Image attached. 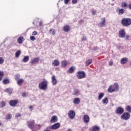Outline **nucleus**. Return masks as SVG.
I'll use <instances>...</instances> for the list:
<instances>
[{
    "instance_id": "obj_1",
    "label": "nucleus",
    "mask_w": 131,
    "mask_h": 131,
    "mask_svg": "<svg viewBox=\"0 0 131 131\" xmlns=\"http://www.w3.org/2000/svg\"><path fill=\"white\" fill-rule=\"evenodd\" d=\"M119 91V85H118V83H115L113 85H111L108 89L107 92L108 93H117Z\"/></svg>"
},
{
    "instance_id": "obj_2",
    "label": "nucleus",
    "mask_w": 131,
    "mask_h": 131,
    "mask_svg": "<svg viewBox=\"0 0 131 131\" xmlns=\"http://www.w3.org/2000/svg\"><path fill=\"white\" fill-rule=\"evenodd\" d=\"M39 89L40 90H42L43 91H46L48 89V81L44 80L39 83Z\"/></svg>"
},
{
    "instance_id": "obj_3",
    "label": "nucleus",
    "mask_w": 131,
    "mask_h": 131,
    "mask_svg": "<svg viewBox=\"0 0 131 131\" xmlns=\"http://www.w3.org/2000/svg\"><path fill=\"white\" fill-rule=\"evenodd\" d=\"M121 24L123 26H129L131 25V19L130 18H124L121 20Z\"/></svg>"
},
{
    "instance_id": "obj_4",
    "label": "nucleus",
    "mask_w": 131,
    "mask_h": 131,
    "mask_svg": "<svg viewBox=\"0 0 131 131\" xmlns=\"http://www.w3.org/2000/svg\"><path fill=\"white\" fill-rule=\"evenodd\" d=\"M76 76L79 79H82L83 78H85L86 74L84 71H79L76 73Z\"/></svg>"
},
{
    "instance_id": "obj_5",
    "label": "nucleus",
    "mask_w": 131,
    "mask_h": 131,
    "mask_svg": "<svg viewBox=\"0 0 131 131\" xmlns=\"http://www.w3.org/2000/svg\"><path fill=\"white\" fill-rule=\"evenodd\" d=\"M27 126L29 128H31L32 131H36V130H33V128L35 127L36 125L34 124V121L32 120H30V121H28L27 122Z\"/></svg>"
},
{
    "instance_id": "obj_6",
    "label": "nucleus",
    "mask_w": 131,
    "mask_h": 131,
    "mask_svg": "<svg viewBox=\"0 0 131 131\" xmlns=\"http://www.w3.org/2000/svg\"><path fill=\"white\" fill-rule=\"evenodd\" d=\"M121 118L123 120H128L130 118V114L128 113H124L121 116Z\"/></svg>"
},
{
    "instance_id": "obj_7",
    "label": "nucleus",
    "mask_w": 131,
    "mask_h": 131,
    "mask_svg": "<svg viewBox=\"0 0 131 131\" xmlns=\"http://www.w3.org/2000/svg\"><path fill=\"white\" fill-rule=\"evenodd\" d=\"M60 126H61V124L60 123H56L52 125L50 127V129H58V128H60Z\"/></svg>"
},
{
    "instance_id": "obj_8",
    "label": "nucleus",
    "mask_w": 131,
    "mask_h": 131,
    "mask_svg": "<svg viewBox=\"0 0 131 131\" xmlns=\"http://www.w3.org/2000/svg\"><path fill=\"white\" fill-rule=\"evenodd\" d=\"M106 25V19L105 17H103L101 19V21L98 24L99 27H104Z\"/></svg>"
},
{
    "instance_id": "obj_9",
    "label": "nucleus",
    "mask_w": 131,
    "mask_h": 131,
    "mask_svg": "<svg viewBox=\"0 0 131 131\" xmlns=\"http://www.w3.org/2000/svg\"><path fill=\"white\" fill-rule=\"evenodd\" d=\"M68 115L71 119H73L75 117V112L73 110L69 111Z\"/></svg>"
},
{
    "instance_id": "obj_10",
    "label": "nucleus",
    "mask_w": 131,
    "mask_h": 131,
    "mask_svg": "<svg viewBox=\"0 0 131 131\" xmlns=\"http://www.w3.org/2000/svg\"><path fill=\"white\" fill-rule=\"evenodd\" d=\"M125 31L124 29H121L119 31V37L120 38H123V37H125Z\"/></svg>"
},
{
    "instance_id": "obj_11",
    "label": "nucleus",
    "mask_w": 131,
    "mask_h": 131,
    "mask_svg": "<svg viewBox=\"0 0 131 131\" xmlns=\"http://www.w3.org/2000/svg\"><path fill=\"white\" fill-rule=\"evenodd\" d=\"M58 121V117L57 116H53L50 120L51 123H55Z\"/></svg>"
},
{
    "instance_id": "obj_12",
    "label": "nucleus",
    "mask_w": 131,
    "mask_h": 131,
    "mask_svg": "<svg viewBox=\"0 0 131 131\" xmlns=\"http://www.w3.org/2000/svg\"><path fill=\"white\" fill-rule=\"evenodd\" d=\"M83 119L85 123H89L90 122V116L88 115H84Z\"/></svg>"
},
{
    "instance_id": "obj_13",
    "label": "nucleus",
    "mask_w": 131,
    "mask_h": 131,
    "mask_svg": "<svg viewBox=\"0 0 131 131\" xmlns=\"http://www.w3.org/2000/svg\"><path fill=\"white\" fill-rule=\"evenodd\" d=\"M9 104L10 106L12 107H15L17 104H18V100H14L10 101Z\"/></svg>"
},
{
    "instance_id": "obj_14",
    "label": "nucleus",
    "mask_w": 131,
    "mask_h": 131,
    "mask_svg": "<svg viewBox=\"0 0 131 131\" xmlns=\"http://www.w3.org/2000/svg\"><path fill=\"white\" fill-rule=\"evenodd\" d=\"M51 82L53 85H56L57 84V78H56L55 76H53L51 77Z\"/></svg>"
},
{
    "instance_id": "obj_15",
    "label": "nucleus",
    "mask_w": 131,
    "mask_h": 131,
    "mask_svg": "<svg viewBox=\"0 0 131 131\" xmlns=\"http://www.w3.org/2000/svg\"><path fill=\"white\" fill-rule=\"evenodd\" d=\"M116 112L118 114H122L124 112V110L121 107H119L117 109Z\"/></svg>"
},
{
    "instance_id": "obj_16",
    "label": "nucleus",
    "mask_w": 131,
    "mask_h": 131,
    "mask_svg": "<svg viewBox=\"0 0 131 131\" xmlns=\"http://www.w3.org/2000/svg\"><path fill=\"white\" fill-rule=\"evenodd\" d=\"M118 12V15H123L124 13V9L123 8H118V10L116 11Z\"/></svg>"
},
{
    "instance_id": "obj_17",
    "label": "nucleus",
    "mask_w": 131,
    "mask_h": 131,
    "mask_svg": "<svg viewBox=\"0 0 131 131\" xmlns=\"http://www.w3.org/2000/svg\"><path fill=\"white\" fill-rule=\"evenodd\" d=\"M73 103L75 105H78L80 103V99L79 98H75L73 100Z\"/></svg>"
},
{
    "instance_id": "obj_18",
    "label": "nucleus",
    "mask_w": 131,
    "mask_h": 131,
    "mask_svg": "<svg viewBox=\"0 0 131 131\" xmlns=\"http://www.w3.org/2000/svg\"><path fill=\"white\" fill-rule=\"evenodd\" d=\"M63 31L64 32H68L70 30V27L69 26H64L63 28Z\"/></svg>"
},
{
    "instance_id": "obj_19",
    "label": "nucleus",
    "mask_w": 131,
    "mask_h": 131,
    "mask_svg": "<svg viewBox=\"0 0 131 131\" xmlns=\"http://www.w3.org/2000/svg\"><path fill=\"white\" fill-rule=\"evenodd\" d=\"M6 93H7L8 94H9V95H11L13 93V89L12 88H8L7 89L5 90Z\"/></svg>"
},
{
    "instance_id": "obj_20",
    "label": "nucleus",
    "mask_w": 131,
    "mask_h": 131,
    "mask_svg": "<svg viewBox=\"0 0 131 131\" xmlns=\"http://www.w3.org/2000/svg\"><path fill=\"white\" fill-rule=\"evenodd\" d=\"M128 60V59H127V58L126 57L123 58L121 59V63L122 64H125V63H126Z\"/></svg>"
},
{
    "instance_id": "obj_21",
    "label": "nucleus",
    "mask_w": 131,
    "mask_h": 131,
    "mask_svg": "<svg viewBox=\"0 0 131 131\" xmlns=\"http://www.w3.org/2000/svg\"><path fill=\"white\" fill-rule=\"evenodd\" d=\"M100 127L99 126H94L92 129V131H100Z\"/></svg>"
},
{
    "instance_id": "obj_22",
    "label": "nucleus",
    "mask_w": 131,
    "mask_h": 131,
    "mask_svg": "<svg viewBox=\"0 0 131 131\" xmlns=\"http://www.w3.org/2000/svg\"><path fill=\"white\" fill-rule=\"evenodd\" d=\"M28 61H29V56H25L23 59V62H24V63H26V62H28Z\"/></svg>"
},
{
    "instance_id": "obj_23",
    "label": "nucleus",
    "mask_w": 131,
    "mask_h": 131,
    "mask_svg": "<svg viewBox=\"0 0 131 131\" xmlns=\"http://www.w3.org/2000/svg\"><path fill=\"white\" fill-rule=\"evenodd\" d=\"M108 102H109V101L108 100V98L107 97L102 99V103L104 105H107L108 104Z\"/></svg>"
},
{
    "instance_id": "obj_24",
    "label": "nucleus",
    "mask_w": 131,
    "mask_h": 131,
    "mask_svg": "<svg viewBox=\"0 0 131 131\" xmlns=\"http://www.w3.org/2000/svg\"><path fill=\"white\" fill-rule=\"evenodd\" d=\"M38 61H39V58H35L31 61V63L32 64H35V63H37Z\"/></svg>"
},
{
    "instance_id": "obj_25",
    "label": "nucleus",
    "mask_w": 131,
    "mask_h": 131,
    "mask_svg": "<svg viewBox=\"0 0 131 131\" xmlns=\"http://www.w3.org/2000/svg\"><path fill=\"white\" fill-rule=\"evenodd\" d=\"M74 71H75V68H74V67H71V68H70L69 70V73H73Z\"/></svg>"
},
{
    "instance_id": "obj_26",
    "label": "nucleus",
    "mask_w": 131,
    "mask_h": 131,
    "mask_svg": "<svg viewBox=\"0 0 131 131\" xmlns=\"http://www.w3.org/2000/svg\"><path fill=\"white\" fill-rule=\"evenodd\" d=\"M17 83L18 85H21L22 83H23V82L24 81V80L23 79H19V80H17Z\"/></svg>"
},
{
    "instance_id": "obj_27",
    "label": "nucleus",
    "mask_w": 131,
    "mask_h": 131,
    "mask_svg": "<svg viewBox=\"0 0 131 131\" xmlns=\"http://www.w3.org/2000/svg\"><path fill=\"white\" fill-rule=\"evenodd\" d=\"M121 8H123L124 9H126V7H127V3L126 2H123L121 4Z\"/></svg>"
},
{
    "instance_id": "obj_28",
    "label": "nucleus",
    "mask_w": 131,
    "mask_h": 131,
    "mask_svg": "<svg viewBox=\"0 0 131 131\" xmlns=\"http://www.w3.org/2000/svg\"><path fill=\"white\" fill-rule=\"evenodd\" d=\"M61 65L62 66H67V65H69V63L64 60L61 62Z\"/></svg>"
},
{
    "instance_id": "obj_29",
    "label": "nucleus",
    "mask_w": 131,
    "mask_h": 131,
    "mask_svg": "<svg viewBox=\"0 0 131 131\" xmlns=\"http://www.w3.org/2000/svg\"><path fill=\"white\" fill-rule=\"evenodd\" d=\"M104 94L103 93H100L98 96V100L100 101V100H102L103 98V97L104 96Z\"/></svg>"
},
{
    "instance_id": "obj_30",
    "label": "nucleus",
    "mask_w": 131,
    "mask_h": 131,
    "mask_svg": "<svg viewBox=\"0 0 131 131\" xmlns=\"http://www.w3.org/2000/svg\"><path fill=\"white\" fill-rule=\"evenodd\" d=\"M59 61H58V60H55L53 63H52V65H53V66H59Z\"/></svg>"
},
{
    "instance_id": "obj_31",
    "label": "nucleus",
    "mask_w": 131,
    "mask_h": 131,
    "mask_svg": "<svg viewBox=\"0 0 131 131\" xmlns=\"http://www.w3.org/2000/svg\"><path fill=\"white\" fill-rule=\"evenodd\" d=\"M23 38L24 37L23 36H20L17 39L18 43H22L23 42Z\"/></svg>"
},
{
    "instance_id": "obj_32",
    "label": "nucleus",
    "mask_w": 131,
    "mask_h": 131,
    "mask_svg": "<svg viewBox=\"0 0 131 131\" xmlns=\"http://www.w3.org/2000/svg\"><path fill=\"white\" fill-rule=\"evenodd\" d=\"M92 62H93V60L91 59H89L88 60H86L85 62L86 66H89V65L92 63Z\"/></svg>"
},
{
    "instance_id": "obj_33",
    "label": "nucleus",
    "mask_w": 131,
    "mask_h": 131,
    "mask_svg": "<svg viewBox=\"0 0 131 131\" xmlns=\"http://www.w3.org/2000/svg\"><path fill=\"white\" fill-rule=\"evenodd\" d=\"M20 55H21V51L18 50L15 53V58H18Z\"/></svg>"
},
{
    "instance_id": "obj_34",
    "label": "nucleus",
    "mask_w": 131,
    "mask_h": 131,
    "mask_svg": "<svg viewBox=\"0 0 131 131\" xmlns=\"http://www.w3.org/2000/svg\"><path fill=\"white\" fill-rule=\"evenodd\" d=\"M79 94V90H77V89H75L74 91V93H73V95L74 96H76L77 95Z\"/></svg>"
},
{
    "instance_id": "obj_35",
    "label": "nucleus",
    "mask_w": 131,
    "mask_h": 131,
    "mask_svg": "<svg viewBox=\"0 0 131 131\" xmlns=\"http://www.w3.org/2000/svg\"><path fill=\"white\" fill-rule=\"evenodd\" d=\"M4 84H8L10 83V80L8 79H5L3 81Z\"/></svg>"
},
{
    "instance_id": "obj_36",
    "label": "nucleus",
    "mask_w": 131,
    "mask_h": 131,
    "mask_svg": "<svg viewBox=\"0 0 131 131\" xmlns=\"http://www.w3.org/2000/svg\"><path fill=\"white\" fill-rule=\"evenodd\" d=\"M49 31L50 33H51V34H52V35H55V34H56V32L55 31L54 29H50Z\"/></svg>"
},
{
    "instance_id": "obj_37",
    "label": "nucleus",
    "mask_w": 131,
    "mask_h": 131,
    "mask_svg": "<svg viewBox=\"0 0 131 131\" xmlns=\"http://www.w3.org/2000/svg\"><path fill=\"white\" fill-rule=\"evenodd\" d=\"M5 106H6V103H5V102L2 101L0 103V107L1 108H4V107H5Z\"/></svg>"
},
{
    "instance_id": "obj_38",
    "label": "nucleus",
    "mask_w": 131,
    "mask_h": 131,
    "mask_svg": "<svg viewBox=\"0 0 131 131\" xmlns=\"http://www.w3.org/2000/svg\"><path fill=\"white\" fill-rule=\"evenodd\" d=\"M3 76H4V72L0 71V81H2L3 79Z\"/></svg>"
},
{
    "instance_id": "obj_39",
    "label": "nucleus",
    "mask_w": 131,
    "mask_h": 131,
    "mask_svg": "<svg viewBox=\"0 0 131 131\" xmlns=\"http://www.w3.org/2000/svg\"><path fill=\"white\" fill-rule=\"evenodd\" d=\"M14 77L15 78V80H19V78H20V75L17 74L14 76Z\"/></svg>"
},
{
    "instance_id": "obj_40",
    "label": "nucleus",
    "mask_w": 131,
    "mask_h": 131,
    "mask_svg": "<svg viewBox=\"0 0 131 131\" xmlns=\"http://www.w3.org/2000/svg\"><path fill=\"white\" fill-rule=\"evenodd\" d=\"M126 111L131 113V107L130 106H127L126 108Z\"/></svg>"
},
{
    "instance_id": "obj_41",
    "label": "nucleus",
    "mask_w": 131,
    "mask_h": 131,
    "mask_svg": "<svg viewBox=\"0 0 131 131\" xmlns=\"http://www.w3.org/2000/svg\"><path fill=\"white\" fill-rule=\"evenodd\" d=\"M30 40H32V41H34V40H35V39H36V38H35V37H34L33 36H31L30 37Z\"/></svg>"
},
{
    "instance_id": "obj_42",
    "label": "nucleus",
    "mask_w": 131,
    "mask_h": 131,
    "mask_svg": "<svg viewBox=\"0 0 131 131\" xmlns=\"http://www.w3.org/2000/svg\"><path fill=\"white\" fill-rule=\"evenodd\" d=\"M11 118H12V115H11V114H8L7 115V116L6 117V119H11Z\"/></svg>"
},
{
    "instance_id": "obj_43",
    "label": "nucleus",
    "mask_w": 131,
    "mask_h": 131,
    "mask_svg": "<svg viewBox=\"0 0 131 131\" xmlns=\"http://www.w3.org/2000/svg\"><path fill=\"white\" fill-rule=\"evenodd\" d=\"M81 40H82V41H84V40H86V37L85 36H83L81 39Z\"/></svg>"
},
{
    "instance_id": "obj_44",
    "label": "nucleus",
    "mask_w": 131,
    "mask_h": 131,
    "mask_svg": "<svg viewBox=\"0 0 131 131\" xmlns=\"http://www.w3.org/2000/svg\"><path fill=\"white\" fill-rule=\"evenodd\" d=\"M4 63V58L0 57V64H3Z\"/></svg>"
},
{
    "instance_id": "obj_45",
    "label": "nucleus",
    "mask_w": 131,
    "mask_h": 131,
    "mask_svg": "<svg viewBox=\"0 0 131 131\" xmlns=\"http://www.w3.org/2000/svg\"><path fill=\"white\" fill-rule=\"evenodd\" d=\"M64 2L66 5H68V3L70 2V0H64Z\"/></svg>"
},
{
    "instance_id": "obj_46",
    "label": "nucleus",
    "mask_w": 131,
    "mask_h": 131,
    "mask_svg": "<svg viewBox=\"0 0 131 131\" xmlns=\"http://www.w3.org/2000/svg\"><path fill=\"white\" fill-rule=\"evenodd\" d=\"M20 116H21V114H20L19 113H17L15 115V117H16V118L20 117Z\"/></svg>"
},
{
    "instance_id": "obj_47",
    "label": "nucleus",
    "mask_w": 131,
    "mask_h": 131,
    "mask_svg": "<svg viewBox=\"0 0 131 131\" xmlns=\"http://www.w3.org/2000/svg\"><path fill=\"white\" fill-rule=\"evenodd\" d=\"M32 35H37V31H34L32 33Z\"/></svg>"
},
{
    "instance_id": "obj_48",
    "label": "nucleus",
    "mask_w": 131,
    "mask_h": 131,
    "mask_svg": "<svg viewBox=\"0 0 131 131\" xmlns=\"http://www.w3.org/2000/svg\"><path fill=\"white\" fill-rule=\"evenodd\" d=\"M72 4H77V0H72Z\"/></svg>"
},
{
    "instance_id": "obj_49",
    "label": "nucleus",
    "mask_w": 131,
    "mask_h": 131,
    "mask_svg": "<svg viewBox=\"0 0 131 131\" xmlns=\"http://www.w3.org/2000/svg\"><path fill=\"white\" fill-rule=\"evenodd\" d=\"M22 96L23 97V98H26V93H23L22 94Z\"/></svg>"
},
{
    "instance_id": "obj_50",
    "label": "nucleus",
    "mask_w": 131,
    "mask_h": 131,
    "mask_svg": "<svg viewBox=\"0 0 131 131\" xmlns=\"http://www.w3.org/2000/svg\"><path fill=\"white\" fill-rule=\"evenodd\" d=\"M29 109L30 110H31V111H32V109H33V106H32V105H30L29 106Z\"/></svg>"
},
{
    "instance_id": "obj_51",
    "label": "nucleus",
    "mask_w": 131,
    "mask_h": 131,
    "mask_svg": "<svg viewBox=\"0 0 131 131\" xmlns=\"http://www.w3.org/2000/svg\"><path fill=\"white\" fill-rule=\"evenodd\" d=\"M129 38V36H126L125 37V39H126V40H128Z\"/></svg>"
},
{
    "instance_id": "obj_52",
    "label": "nucleus",
    "mask_w": 131,
    "mask_h": 131,
    "mask_svg": "<svg viewBox=\"0 0 131 131\" xmlns=\"http://www.w3.org/2000/svg\"><path fill=\"white\" fill-rule=\"evenodd\" d=\"M92 15H96V11L93 10L92 11Z\"/></svg>"
},
{
    "instance_id": "obj_53",
    "label": "nucleus",
    "mask_w": 131,
    "mask_h": 131,
    "mask_svg": "<svg viewBox=\"0 0 131 131\" xmlns=\"http://www.w3.org/2000/svg\"><path fill=\"white\" fill-rule=\"evenodd\" d=\"M39 26H42V22L40 21V22L39 23Z\"/></svg>"
},
{
    "instance_id": "obj_54",
    "label": "nucleus",
    "mask_w": 131,
    "mask_h": 131,
    "mask_svg": "<svg viewBox=\"0 0 131 131\" xmlns=\"http://www.w3.org/2000/svg\"><path fill=\"white\" fill-rule=\"evenodd\" d=\"M112 65H113V62L110 61V66H112Z\"/></svg>"
},
{
    "instance_id": "obj_55",
    "label": "nucleus",
    "mask_w": 131,
    "mask_h": 131,
    "mask_svg": "<svg viewBox=\"0 0 131 131\" xmlns=\"http://www.w3.org/2000/svg\"><path fill=\"white\" fill-rule=\"evenodd\" d=\"M128 7L129 10H131V4H129V5H128Z\"/></svg>"
},
{
    "instance_id": "obj_56",
    "label": "nucleus",
    "mask_w": 131,
    "mask_h": 131,
    "mask_svg": "<svg viewBox=\"0 0 131 131\" xmlns=\"http://www.w3.org/2000/svg\"><path fill=\"white\" fill-rule=\"evenodd\" d=\"M67 131H72V130L70 128H69V129H67Z\"/></svg>"
},
{
    "instance_id": "obj_57",
    "label": "nucleus",
    "mask_w": 131,
    "mask_h": 131,
    "mask_svg": "<svg viewBox=\"0 0 131 131\" xmlns=\"http://www.w3.org/2000/svg\"><path fill=\"white\" fill-rule=\"evenodd\" d=\"M82 22H83V20H81L79 21V23H82Z\"/></svg>"
},
{
    "instance_id": "obj_58",
    "label": "nucleus",
    "mask_w": 131,
    "mask_h": 131,
    "mask_svg": "<svg viewBox=\"0 0 131 131\" xmlns=\"http://www.w3.org/2000/svg\"><path fill=\"white\" fill-rule=\"evenodd\" d=\"M2 125V123H0V126Z\"/></svg>"
},
{
    "instance_id": "obj_59",
    "label": "nucleus",
    "mask_w": 131,
    "mask_h": 131,
    "mask_svg": "<svg viewBox=\"0 0 131 131\" xmlns=\"http://www.w3.org/2000/svg\"><path fill=\"white\" fill-rule=\"evenodd\" d=\"M33 24H34V23H33Z\"/></svg>"
}]
</instances>
